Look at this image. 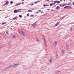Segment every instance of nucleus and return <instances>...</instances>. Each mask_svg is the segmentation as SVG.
Instances as JSON below:
<instances>
[{
    "label": "nucleus",
    "mask_w": 74,
    "mask_h": 74,
    "mask_svg": "<svg viewBox=\"0 0 74 74\" xmlns=\"http://www.w3.org/2000/svg\"><path fill=\"white\" fill-rule=\"evenodd\" d=\"M31 25L32 27H36V26L37 25V24H36V23L35 22L34 24H32Z\"/></svg>",
    "instance_id": "f257e3e1"
},
{
    "label": "nucleus",
    "mask_w": 74,
    "mask_h": 74,
    "mask_svg": "<svg viewBox=\"0 0 74 74\" xmlns=\"http://www.w3.org/2000/svg\"><path fill=\"white\" fill-rule=\"evenodd\" d=\"M57 42H56V41L54 42L53 44V46L54 47H56V45H57Z\"/></svg>",
    "instance_id": "f03ea898"
},
{
    "label": "nucleus",
    "mask_w": 74,
    "mask_h": 74,
    "mask_svg": "<svg viewBox=\"0 0 74 74\" xmlns=\"http://www.w3.org/2000/svg\"><path fill=\"white\" fill-rule=\"evenodd\" d=\"M18 65H19V64H18V63H17L16 64H14L13 65V67H17Z\"/></svg>",
    "instance_id": "7ed1b4c3"
},
{
    "label": "nucleus",
    "mask_w": 74,
    "mask_h": 74,
    "mask_svg": "<svg viewBox=\"0 0 74 74\" xmlns=\"http://www.w3.org/2000/svg\"><path fill=\"white\" fill-rule=\"evenodd\" d=\"M21 3H18L17 4H16L15 5V7H16V6H18V5H21Z\"/></svg>",
    "instance_id": "20e7f679"
},
{
    "label": "nucleus",
    "mask_w": 74,
    "mask_h": 74,
    "mask_svg": "<svg viewBox=\"0 0 74 74\" xmlns=\"http://www.w3.org/2000/svg\"><path fill=\"white\" fill-rule=\"evenodd\" d=\"M21 34L23 35V36L24 37H25V33H24V32H21Z\"/></svg>",
    "instance_id": "39448f33"
},
{
    "label": "nucleus",
    "mask_w": 74,
    "mask_h": 74,
    "mask_svg": "<svg viewBox=\"0 0 74 74\" xmlns=\"http://www.w3.org/2000/svg\"><path fill=\"white\" fill-rule=\"evenodd\" d=\"M13 66V65H10L9 66H8V67L7 68V69H8L9 68H10L11 67H12Z\"/></svg>",
    "instance_id": "423d86ee"
},
{
    "label": "nucleus",
    "mask_w": 74,
    "mask_h": 74,
    "mask_svg": "<svg viewBox=\"0 0 74 74\" xmlns=\"http://www.w3.org/2000/svg\"><path fill=\"white\" fill-rule=\"evenodd\" d=\"M59 22H58L55 25V26H57L58 25H59Z\"/></svg>",
    "instance_id": "0eeeda50"
},
{
    "label": "nucleus",
    "mask_w": 74,
    "mask_h": 74,
    "mask_svg": "<svg viewBox=\"0 0 74 74\" xmlns=\"http://www.w3.org/2000/svg\"><path fill=\"white\" fill-rule=\"evenodd\" d=\"M14 13H16L17 12H18V10H14Z\"/></svg>",
    "instance_id": "6e6552de"
},
{
    "label": "nucleus",
    "mask_w": 74,
    "mask_h": 74,
    "mask_svg": "<svg viewBox=\"0 0 74 74\" xmlns=\"http://www.w3.org/2000/svg\"><path fill=\"white\" fill-rule=\"evenodd\" d=\"M65 5H66V4H63L62 5V7H63L65 6Z\"/></svg>",
    "instance_id": "1a4fd4ad"
},
{
    "label": "nucleus",
    "mask_w": 74,
    "mask_h": 74,
    "mask_svg": "<svg viewBox=\"0 0 74 74\" xmlns=\"http://www.w3.org/2000/svg\"><path fill=\"white\" fill-rule=\"evenodd\" d=\"M36 40L37 41H38V42L40 41V40L38 39V38H36Z\"/></svg>",
    "instance_id": "9d476101"
},
{
    "label": "nucleus",
    "mask_w": 74,
    "mask_h": 74,
    "mask_svg": "<svg viewBox=\"0 0 74 74\" xmlns=\"http://www.w3.org/2000/svg\"><path fill=\"white\" fill-rule=\"evenodd\" d=\"M12 38H16V36H15V35H14L13 36Z\"/></svg>",
    "instance_id": "9b49d317"
},
{
    "label": "nucleus",
    "mask_w": 74,
    "mask_h": 74,
    "mask_svg": "<svg viewBox=\"0 0 74 74\" xmlns=\"http://www.w3.org/2000/svg\"><path fill=\"white\" fill-rule=\"evenodd\" d=\"M28 12H33V10H28Z\"/></svg>",
    "instance_id": "f8f14e48"
},
{
    "label": "nucleus",
    "mask_w": 74,
    "mask_h": 74,
    "mask_svg": "<svg viewBox=\"0 0 74 74\" xmlns=\"http://www.w3.org/2000/svg\"><path fill=\"white\" fill-rule=\"evenodd\" d=\"M56 1V3H57V4H59V3H60V2L59 1Z\"/></svg>",
    "instance_id": "ddd939ff"
},
{
    "label": "nucleus",
    "mask_w": 74,
    "mask_h": 74,
    "mask_svg": "<svg viewBox=\"0 0 74 74\" xmlns=\"http://www.w3.org/2000/svg\"><path fill=\"white\" fill-rule=\"evenodd\" d=\"M17 18H18L17 17H14L13 18V20H15V19H16Z\"/></svg>",
    "instance_id": "4468645a"
},
{
    "label": "nucleus",
    "mask_w": 74,
    "mask_h": 74,
    "mask_svg": "<svg viewBox=\"0 0 74 74\" xmlns=\"http://www.w3.org/2000/svg\"><path fill=\"white\" fill-rule=\"evenodd\" d=\"M49 61H50V62H51V63H52V58H51L50 60H49Z\"/></svg>",
    "instance_id": "2eb2a0df"
},
{
    "label": "nucleus",
    "mask_w": 74,
    "mask_h": 74,
    "mask_svg": "<svg viewBox=\"0 0 74 74\" xmlns=\"http://www.w3.org/2000/svg\"><path fill=\"white\" fill-rule=\"evenodd\" d=\"M43 5L44 7H45V6H46V7H47V6H48V5L44 4Z\"/></svg>",
    "instance_id": "dca6fc26"
},
{
    "label": "nucleus",
    "mask_w": 74,
    "mask_h": 74,
    "mask_svg": "<svg viewBox=\"0 0 74 74\" xmlns=\"http://www.w3.org/2000/svg\"><path fill=\"white\" fill-rule=\"evenodd\" d=\"M59 7V6H57L56 8V10H58V9Z\"/></svg>",
    "instance_id": "f3484780"
},
{
    "label": "nucleus",
    "mask_w": 74,
    "mask_h": 74,
    "mask_svg": "<svg viewBox=\"0 0 74 74\" xmlns=\"http://www.w3.org/2000/svg\"><path fill=\"white\" fill-rule=\"evenodd\" d=\"M56 3V1H54V2L53 3V5H55V4Z\"/></svg>",
    "instance_id": "a211bd4d"
},
{
    "label": "nucleus",
    "mask_w": 74,
    "mask_h": 74,
    "mask_svg": "<svg viewBox=\"0 0 74 74\" xmlns=\"http://www.w3.org/2000/svg\"><path fill=\"white\" fill-rule=\"evenodd\" d=\"M68 8H69V9H70V8H71V6H68Z\"/></svg>",
    "instance_id": "6ab92c4d"
},
{
    "label": "nucleus",
    "mask_w": 74,
    "mask_h": 74,
    "mask_svg": "<svg viewBox=\"0 0 74 74\" xmlns=\"http://www.w3.org/2000/svg\"><path fill=\"white\" fill-rule=\"evenodd\" d=\"M66 46L67 49H69V47H68V45H66Z\"/></svg>",
    "instance_id": "aec40b11"
},
{
    "label": "nucleus",
    "mask_w": 74,
    "mask_h": 74,
    "mask_svg": "<svg viewBox=\"0 0 74 74\" xmlns=\"http://www.w3.org/2000/svg\"><path fill=\"white\" fill-rule=\"evenodd\" d=\"M8 3H9V2L8 1H7L6 2V4H8Z\"/></svg>",
    "instance_id": "412c9836"
},
{
    "label": "nucleus",
    "mask_w": 74,
    "mask_h": 74,
    "mask_svg": "<svg viewBox=\"0 0 74 74\" xmlns=\"http://www.w3.org/2000/svg\"><path fill=\"white\" fill-rule=\"evenodd\" d=\"M68 6H66L64 8V9H65V8H68Z\"/></svg>",
    "instance_id": "4be33fe9"
},
{
    "label": "nucleus",
    "mask_w": 74,
    "mask_h": 74,
    "mask_svg": "<svg viewBox=\"0 0 74 74\" xmlns=\"http://www.w3.org/2000/svg\"><path fill=\"white\" fill-rule=\"evenodd\" d=\"M18 32L21 34H22V33H21V31H20V30H18Z\"/></svg>",
    "instance_id": "5701e85b"
},
{
    "label": "nucleus",
    "mask_w": 74,
    "mask_h": 74,
    "mask_svg": "<svg viewBox=\"0 0 74 74\" xmlns=\"http://www.w3.org/2000/svg\"><path fill=\"white\" fill-rule=\"evenodd\" d=\"M45 45L46 47H47V43H46V42H45Z\"/></svg>",
    "instance_id": "b1692460"
},
{
    "label": "nucleus",
    "mask_w": 74,
    "mask_h": 74,
    "mask_svg": "<svg viewBox=\"0 0 74 74\" xmlns=\"http://www.w3.org/2000/svg\"><path fill=\"white\" fill-rule=\"evenodd\" d=\"M7 23H2V25H4V24H6Z\"/></svg>",
    "instance_id": "393cba45"
},
{
    "label": "nucleus",
    "mask_w": 74,
    "mask_h": 74,
    "mask_svg": "<svg viewBox=\"0 0 74 74\" xmlns=\"http://www.w3.org/2000/svg\"><path fill=\"white\" fill-rule=\"evenodd\" d=\"M19 17L20 18H22V16L21 15H19Z\"/></svg>",
    "instance_id": "a878e982"
},
{
    "label": "nucleus",
    "mask_w": 74,
    "mask_h": 74,
    "mask_svg": "<svg viewBox=\"0 0 74 74\" xmlns=\"http://www.w3.org/2000/svg\"><path fill=\"white\" fill-rule=\"evenodd\" d=\"M53 5V4L52 3H50V6H52V5Z\"/></svg>",
    "instance_id": "bb28decb"
},
{
    "label": "nucleus",
    "mask_w": 74,
    "mask_h": 74,
    "mask_svg": "<svg viewBox=\"0 0 74 74\" xmlns=\"http://www.w3.org/2000/svg\"><path fill=\"white\" fill-rule=\"evenodd\" d=\"M62 52L63 53H64V50H62Z\"/></svg>",
    "instance_id": "cd10ccee"
},
{
    "label": "nucleus",
    "mask_w": 74,
    "mask_h": 74,
    "mask_svg": "<svg viewBox=\"0 0 74 74\" xmlns=\"http://www.w3.org/2000/svg\"><path fill=\"white\" fill-rule=\"evenodd\" d=\"M10 4H13V2L12 1H11L10 2Z\"/></svg>",
    "instance_id": "c85d7f7f"
},
{
    "label": "nucleus",
    "mask_w": 74,
    "mask_h": 74,
    "mask_svg": "<svg viewBox=\"0 0 74 74\" xmlns=\"http://www.w3.org/2000/svg\"><path fill=\"white\" fill-rule=\"evenodd\" d=\"M31 17L34 16V15H32L30 16Z\"/></svg>",
    "instance_id": "c756f323"
},
{
    "label": "nucleus",
    "mask_w": 74,
    "mask_h": 74,
    "mask_svg": "<svg viewBox=\"0 0 74 74\" xmlns=\"http://www.w3.org/2000/svg\"><path fill=\"white\" fill-rule=\"evenodd\" d=\"M60 72V71H58V72L56 73V74H57V73H59Z\"/></svg>",
    "instance_id": "7c9ffc66"
},
{
    "label": "nucleus",
    "mask_w": 74,
    "mask_h": 74,
    "mask_svg": "<svg viewBox=\"0 0 74 74\" xmlns=\"http://www.w3.org/2000/svg\"><path fill=\"white\" fill-rule=\"evenodd\" d=\"M43 39H44V40L45 41V42H46V41H45V38L44 37L43 38Z\"/></svg>",
    "instance_id": "2f4dec72"
},
{
    "label": "nucleus",
    "mask_w": 74,
    "mask_h": 74,
    "mask_svg": "<svg viewBox=\"0 0 74 74\" xmlns=\"http://www.w3.org/2000/svg\"><path fill=\"white\" fill-rule=\"evenodd\" d=\"M66 16H63V17H62V18H64V17H66Z\"/></svg>",
    "instance_id": "473e14b6"
},
{
    "label": "nucleus",
    "mask_w": 74,
    "mask_h": 74,
    "mask_svg": "<svg viewBox=\"0 0 74 74\" xmlns=\"http://www.w3.org/2000/svg\"><path fill=\"white\" fill-rule=\"evenodd\" d=\"M38 13H39V12H35V14H38Z\"/></svg>",
    "instance_id": "72a5a7b5"
},
{
    "label": "nucleus",
    "mask_w": 74,
    "mask_h": 74,
    "mask_svg": "<svg viewBox=\"0 0 74 74\" xmlns=\"http://www.w3.org/2000/svg\"><path fill=\"white\" fill-rule=\"evenodd\" d=\"M58 55H57L56 56V58H58Z\"/></svg>",
    "instance_id": "f704fd0d"
},
{
    "label": "nucleus",
    "mask_w": 74,
    "mask_h": 74,
    "mask_svg": "<svg viewBox=\"0 0 74 74\" xmlns=\"http://www.w3.org/2000/svg\"><path fill=\"white\" fill-rule=\"evenodd\" d=\"M38 11L39 12H41V10H38Z\"/></svg>",
    "instance_id": "c9c22d12"
},
{
    "label": "nucleus",
    "mask_w": 74,
    "mask_h": 74,
    "mask_svg": "<svg viewBox=\"0 0 74 74\" xmlns=\"http://www.w3.org/2000/svg\"><path fill=\"white\" fill-rule=\"evenodd\" d=\"M60 7H62V5L60 4Z\"/></svg>",
    "instance_id": "e433bc0d"
},
{
    "label": "nucleus",
    "mask_w": 74,
    "mask_h": 74,
    "mask_svg": "<svg viewBox=\"0 0 74 74\" xmlns=\"http://www.w3.org/2000/svg\"><path fill=\"white\" fill-rule=\"evenodd\" d=\"M29 16V14H27V16Z\"/></svg>",
    "instance_id": "4c0bfd02"
},
{
    "label": "nucleus",
    "mask_w": 74,
    "mask_h": 74,
    "mask_svg": "<svg viewBox=\"0 0 74 74\" xmlns=\"http://www.w3.org/2000/svg\"><path fill=\"white\" fill-rule=\"evenodd\" d=\"M34 3L35 4H37V2H35Z\"/></svg>",
    "instance_id": "58836bf2"
},
{
    "label": "nucleus",
    "mask_w": 74,
    "mask_h": 74,
    "mask_svg": "<svg viewBox=\"0 0 74 74\" xmlns=\"http://www.w3.org/2000/svg\"><path fill=\"white\" fill-rule=\"evenodd\" d=\"M34 5V3H32L31 4V5Z\"/></svg>",
    "instance_id": "ea45409f"
},
{
    "label": "nucleus",
    "mask_w": 74,
    "mask_h": 74,
    "mask_svg": "<svg viewBox=\"0 0 74 74\" xmlns=\"http://www.w3.org/2000/svg\"><path fill=\"white\" fill-rule=\"evenodd\" d=\"M63 19V17H62L61 18H60V19H61V20H62V19Z\"/></svg>",
    "instance_id": "a19ab883"
},
{
    "label": "nucleus",
    "mask_w": 74,
    "mask_h": 74,
    "mask_svg": "<svg viewBox=\"0 0 74 74\" xmlns=\"http://www.w3.org/2000/svg\"><path fill=\"white\" fill-rule=\"evenodd\" d=\"M53 11V10H51V11Z\"/></svg>",
    "instance_id": "79ce46f5"
},
{
    "label": "nucleus",
    "mask_w": 74,
    "mask_h": 74,
    "mask_svg": "<svg viewBox=\"0 0 74 74\" xmlns=\"http://www.w3.org/2000/svg\"><path fill=\"white\" fill-rule=\"evenodd\" d=\"M70 3L68 4H67V5H70Z\"/></svg>",
    "instance_id": "37998d69"
},
{
    "label": "nucleus",
    "mask_w": 74,
    "mask_h": 74,
    "mask_svg": "<svg viewBox=\"0 0 74 74\" xmlns=\"http://www.w3.org/2000/svg\"><path fill=\"white\" fill-rule=\"evenodd\" d=\"M43 12V11H42L41 12V14H42V13Z\"/></svg>",
    "instance_id": "c03bdc74"
},
{
    "label": "nucleus",
    "mask_w": 74,
    "mask_h": 74,
    "mask_svg": "<svg viewBox=\"0 0 74 74\" xmlns=\"http://www.w3.org/2000/svg\"><path fill=\"white\" fill-rule=\"evenodd\" d=\"M22 4H24V2H22Z\"/></svg>",
    "instance_id": "a18cd8bd"
},
{
    "label": "nucleus",
    "mask_w": 74,
    "mask_h": 74,
    "mask_svg": "<svg viewBox=\"0 0 74 74\" xmlns=\"http://www.w3.org/2000/svg\"><path fill=\"white\" fill-rule=\"evenodd\" d=\"M20 12V11L17 10V12Z\"/></svg>",
    "instance_id": "49530a36"
},
{
    "label": "nucleus",
    "mask_w": 74,
    "mask_h": 74,
    "mask_svg": "<svg viewBox=\"0 0 74 74\" xmlns=\"http://www.w3.org/2000/svg\"><path fill=\"white\" fill-rule=\"evenodd\" d=\"M70 30H72V28H71L70 29Z\"/></svg>",
    "instance_id": "de8ad7c7"
},
{
    "label": "nucleus",
    "mask_w": 74,
    "mask_h": 74,
    "mask_svg": "<svg viewBox=\"0 0 74 74\" xmlns=\"http://www.w3.org/2000/svg\"><path fill=\"white\" fill-rule=\"evenodd\" d=\"M21 32H23V29H21Z\"/></svg>",
    "instance_id": "09e8293b"
},
{
    "label": "nucleus",
    "mask_w": 74,
    "mask_h": 74,
    "mask_svg": "<svg viewBox=\"0 0 74 74\" xmlns=\"http://www.w3.org/2000/svg\"><path fill=\"white\" fill-rule=\"evenodd\" d=\"M48 10H50V9H47Z\"/></svg>",
    "instance_id": "8fccbe9b"
},
{
    "label": "nucleus",
    "mask_w": 74,
    "mask_h": 74,
    "mask_svg": "<svg viewBox=\"0 0 74 74\" xmlns=\"http://www.w3.org/2000/svg\"><path fill=\"white\" fill-rule=\"evenodd\" d=\"M6 33H7L8 34V32H6Z\"/></svg>",
    "instance_id": "3c124183"
},
{
    "label": "nucleus",
    "mask_w": 74,
    "mask_h": 74,
    "mask_svg": "<svg viewBox=\"0 0 74 74\" xmlns=\"http://www.w3.org/2000/svg\"><path fill=\"white\" fill-rule=\"evenodd\" d=\"M73 5H74V2L73 3Z\"/></svg>",
    "instance_id": "603ef678"
},
{
    "label": "nucleus",
    "mask_w": 74,
    "mask_h": 74,
    "mask_svg": "<svg viewBox=\"0 0 74 74\" xmlns=\"http://www.w3.org/2000/svg\"><path fill=\"white\" fill-rule=\"evenodd\" d=\"M49 0H47V1H48Z\"/></svg>",
    "instance_id": "864d4df0"
},
{
    "label": "nucleus",
    "mask_w": 74,
    "mask_h": 74,
    "mask_svg": "<svg viewBox=\"0 0 74 74\" xmlns=\"http://www.w3.org/2000/svg\"><path fill=\"white\" fill-rule=\"evenodd\" d=\"M67 36H68V35H66V37H67Z\"/></svg>",
    "instance_id": "5fc2aeb1"
},
{
    "label": "nucleus",
    "mask_w": 74,
    "mask_h": 74,
    "mask_svg": "<svg viewBox=\"0 0 74 74\" xmlns=\"http://www.w3.org/2000/svg\"><path fill=\"white\" fill-rule=\"evenodd\" d=\"M3 48V47H0V48Z\"/></svg>",
    "instance_id": "6e6d98bb"
},
{
    "label": "nucleus",
    "mask_w": 74,
    "mask_h": 74,
    "mask_svg": "<svg viewBox=\"0 0 74 74\" xmlns=\"http://www.w3.org/2000/svg\"><path fill=\"white\" fill-rule=\"evenodd\" d=\"M9 43H10V44H11V42L10 41L9 42Z\"/></svg>",
    "instance_id": "4d7b16f0"
},
{
    "label": "nucleus",
    "mask_w": 74,
    "mask_h": 74,
    "mask_svg": "<svg viewBox=\"0 0 74 74\" xmlns=\"http://www.w3.org/2000/svg\"><path fill=\"white\" fill-rule=\"evenodd\" d=\"M23 1H25V0H22Z\"/></svg>",
    "instance_id": "13d9d810"
},
{
    "label": "nucleus",
    "mask_w": 74,
    "mask_h": 74,
    "mask_svg": "<svg viewBox=\"0 0 74 74\" xmlns=\"http://www.w3.org/2000/svg\"><path fill=\"white\" fill-rule=\"evenodd\" d=\"M64 1H65V0H64Z\"/></svg>",
    "instance_id": "bf43d9fd"
},
{
    "label": "nucleus",
    "mask_w": 74,
    "mask_h": 74,
    "mask_svg": "<svg viewBox=\"0 0 74 74\" xmlns=\"http://www.w3.org/2000/svg\"><path fill=\"white\" fill-rule=\"evenodd\" d=\"M70 1H71V0H70Z\"/></svg>",
    "instance_id": "052dcab7"
},
{
    "label": "nucleus",
    "mask_w": 74,
    "mask_h": 74,
    "mask_svg": "<svg viewBox=\"0 0 74 74\" xmlns=\"http://www.w3.org/2000/svg\"><path fill=\"white\" fill-rule=\"evenodd\" d=\"M0 64H1V63H0Z\"/></svg>",
    "instance_id": "680f3d73"
}]
</instances>
